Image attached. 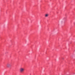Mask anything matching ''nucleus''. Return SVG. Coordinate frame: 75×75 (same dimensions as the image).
<instances>
[{
    "instance_id": "obj_2",
    "label": "nucleus",
    "mask_w": 75,
    "mask_h": 75,
    "mask_svg": "<svg viewBox=\"0 0 75 75\" xmlns=\"http://www.w3.org/2000/svg\"><path fill=\"white\" fill-rule=\"evenodd\" d=\"M7 67H8V68H9V67H10L11 66V64L9 63H8L6 65Z\"/></svg>"
},
{
    "instance_id": "obj_3",
    "label": "nucleus",
    "mask_w": 75,
    "mask_h": 75,
    "mask_svg": "<svg viewBox=\"0 0 75 75\" xmlns=\"http://www.w3.org/2000/svg\"><path fill=\"white\" fill-rule=\"evenodd\" d=\"M49 16V14H46L45 15V17H48Z\"/></svg>"
},
{
    "instance_id": "obj_1",
    "label": "nucleus",
    "mask_w": 75,
    "mask_h": 75,
    "mask_svg": "<svg viewBox=\"0 0 75 75\" xmlns=\"http://www.w3.org/2000/svg\"><path fill=\"white\" fill-rule=\"evenodd\" d=\"M24 71H25V69H24V68L21 67L20 69V71L21 72V73L24 72Z\"/></svg>"
},
{
    "instance_id": "obj_4",
    "label": "nucleus",
    "mask_w": 75,
    "mask_h": 75,
    "mask_svg": "<svg viewBox=\"0 0 75 75\" xmlns=\"http://www.w3.org/2000/svg\"><path fill=\"white\" fill-rule=\"evenodd\" d=\"M65 19V18H64V19Z\"/></svg>"
}]
</instances>
